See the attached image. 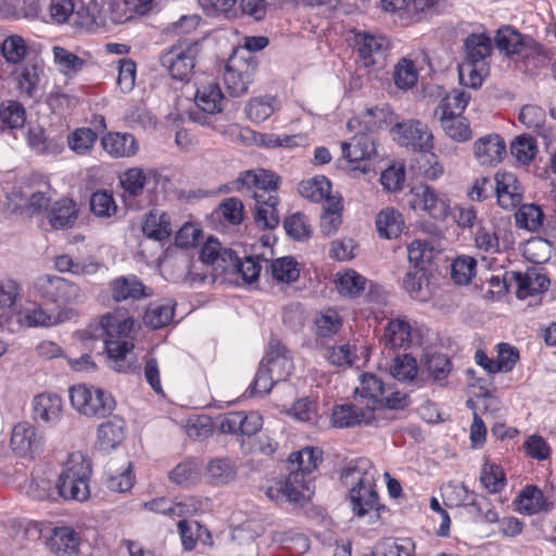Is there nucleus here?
Returning a JSON list of instances; mask_svg holds the SVG:
<instances>
[{"label":"nucleus","instance_id":"nucleus-53","mask_svg":"<svg viewBox=\"0 0 556 556\" xmlns=\"http://www.w3.org/2000/svg\"><path fill=\"white\" fill-rule=\"evenodd\" d=\"M1 54L10 64H20L26 56L27 46L20 35H10L1 42Z\"/></svg>","mask_w":556,"mask_h":556},{"label":"nucleus","instance_id":"nucleus-46","mask_svg":"<svg viewBox=\"0 0 556 556\" xmlns=\"http://www.w3.org/2000/svg\"><path fill=\"white\" fill-rule=\"evenodd\" d=\"M518 510L526 515H534L544 509L545 500L542 491L535 485H527L515 500Z\"/></svg>","mask_w":556,"mask_h":556},{"label":"nucleus","instance_id":"nucleus-60","mask_svg":"<svg viewBox=\"0 0 556 556\" xmlns=\"http://www.w3.org/2000/svg\"><path fill=\"white\" fill-rule=\"evenodd\" d=\"M0 121L12 129L21 128L26 121V111L17 101L3 102L0 105Z\"/></svg>","mask_w":556,"mask_h":556},{"label":"nucleus","instance_id":"nucleus-58","mask_svg":"<svg viewBox=\"0 0 556 556\" xmlns=\"http://www.w3.org/2000/svg\"><path fill=\"white\" fill-rule=\"evenodd\" d=\"M98 135L88 127L74 130L67 138L70 148L77 154L88 153L94 146Z\"/></svg>","mask_w":556,"mask_h":556},{"label":"nucleus","instance_id":"nucleus-57","mask_svg":"<svg viewBox=\"0 0 556 556\" xmlns=\"http://www.w3.org/2000/svg\"><path fill=\"white\" fill-rule=\"evenodd\" d=\"M276 110L274 97H260L249 101L245 112L248 117L256 123L267 119Z\"/></svg>","mask_w":556,"mask_h":556},{"label":"nucleus","instance_id":"nucleus-37","mask_svg":"<svg viewBox=\"0 0 556 556\" xmlns=\"http://www.w3.org/2000/svg\"><path fill=\"white\" fill-rule=\"evenodd\" d=\"M142 231L148 238L157 241L168 238L172 233L169 216L157 210L151 211L146 216Z\"/></svg>","mask_w":556,"mask_h":556},{"label":"nucleus","instance_id":"nucleus-31","mask_svg":"<svg viewBox=\"0 0 556 556\" xmlns=\"http://www.w3.org/2000/svg\"><path fill=\"white\" fill-rule=\"evenodd\" d=\"M159 173L154 169H142L139 167H131L126 169L119 176V182L125 192L131 197H138L148 180L153 179L157 181Z\"/></svg>","mask_w":556,"mask_h":556},{"label":"nucleus","instance_id":"nucleus-23","mask_svg":"<svg viewBox=\"0 0 556 556\" xmlns=\"http://www.w3.org/2000/svg\"><path fill=\"white\" fill-rule=\"evenodd\" d=\"M255 194V206L253 212V219L255 225L262 229H274L279 224V214L277 204L279 199L277 194H268L267 198Z\"/></svg>","mask_w":556,"mask_h":556},{"label":"nucleus","instance_id":"nucleus-15","mask_svg":"<svg viewBox=\"0 0 556 556\" xmlns=\"http://www.w3.org/2000/svg\"><path fill=\"white\" fill-rule=\"evenodd\" d=\"M494 179L498 205L507 211L518 207L522 201V187L516 175L510 172H498Z\"/></svg>","mask_w":556,"mask_h":556},{"label":"nucleus","instance_id":"nucleus-38","mask_svg":"<svg viewBox=\"0 0 556 556\" xmlns=\"http://www.w3.org/2000/svg\"><path fill=\"white\" fill-rule=\"evenodd\" d=\"M77 218V207L73 200L63 198L58 200L49 213V222L55 229L70 228Z\"/></svg>","mask_w":556,"mask_h":556},{"label":"nucleus","instance_id":"nucleus-14","mask_svg":"<svg viewBox=\"0 0 556 556\" xmlns=\"http://www.w3.org/2000/svg\"><path fill=\"white\" fill-rule=\"evenodd\" d=\"M354 48L363 66L376 64L383 55L387 40L365 30H352Z\"/></svg>","mask_w":556,"mask_h":556},{"label":"nucleus","instance_id":"nucleus-9","mask_svg":"<svg viewBox=\"0 0 556 556\" xmlns=\"http://www.w3.org/2000/svg\"><path fill=\"white\" fill-rule=\"evenodd\" d=\"M233 184L237 191L252 199H255V194L267 198L268 194H276L279 177L273 172L256 168L241 173Z\"/></svg>","mask_w":556,"mask_h":556},{"label":"nucleus","instance_id":"nucleus-27","mask_svg":"<svg viewBox=\"0 0 556 556\" xmlns=\"http://www.w3.org/2000/svg\"><path fill=\"white\" fill-rule=\"evenodd\" d=\"M342 328V319L336 309L327 308L318 312L314 318L316 348H323L326 339L336 336Z\"/></svg>","mask_w":556,"mask_h":556},{"label":"nucleus","instance_id":"nucleus-7","mask_svg":"<svg viewBox=\"0 0 556 556\" xmlns=\"http://www.w3.org/2000/svg\"><path fill=\"white\" fill-rule=\"evenodd\" d=\"M256 72V61L249 56L232 54L226 64L224 84L231 97H241L247 93Z\"/></svg>","mask_w":556,"mask_h":556},{"label":"nucleus","instance_id":"nucleus-3","mask_svg":"<svg viewBox=\"0 0 556 556\" xmlns=\"http://www.w3.org/2000/svg\"><path fill=\"white\" fill-rule=\"evenodd\" d=\"M91 467L88 459L79 452L72 453L56 482V494L63 500L83 502L89 497V477Z\"/></svg>","mask_w":556,"mask_h":556},{"label":"nucleus","instance_id":"nucleus-28","mask_svg":"<svg viewBox=\"0 0 556 556\" xmlns=\"http://www.w3.org/2000/svg\"><path fill=\"white\" fill-rule=\"evenodd\" d=\"M40 438L36 429L28 422H20L14 426L11 437L12 450L23 456L38 450Z\"/></svg>","mask_w":556,"mask_h":556},{"label":"nucleus","instance_id":"nucleus-61","mask_svg":"<svg viewBox=\"0 0 556 556\" xmlns=\"http://www.w3.org/2000/svg\"><path fill=\"white\" fill-rule=\"evenodd\" d=\"M395 85L401 89H409L417 83L418 72L414 62L409 59H401L394 67Z\"/></svg>","mask_w":556,"mask_h":556},{"label":"nucleus","instance_id":"nucleus-24","mask_svg":"<svg viewBox=\"0 0 556 556\" xmlns=\"http://www.w3.org/2000/svg\"><path fill=\"white\" fill-rule=\"evenodd\" d=\"M372 418V408L363 409L354 404H342L333 407L331 422L337 428H351L362 422L368 424Z\"/></svg>","mask_w":556,"mask_h":556},{"label":"nucleus","instance_id":"nucleus-41","mask_svg":"<svg viewBox=\"0 0 556 556\" xmlns=\"http://www.w3.org/2000/svg\"><path fill=\"white\" fill-rule=\"evenodd\" d=\"M323 207L324 212L320 216V229L324 235L332 236L339 230L342 224V198L328 199Z\"/></svg>","mask_w":556,"mask_h":556},{"label":"nucleus","instance_id":"nucleus-16","mask_svg":"<svg viewBox=\"0 0 556 556\" xmlns=\"http://www.w3.org/2000/svg\"><path fill=\"white\" fill-rule=\"evenodd\" d=\"M505 154L506 144L500 135L490 134L479 138L473 143V155L482 166L498 164Z\"/></svg>","mask_w":556,"mask_h":556},{"label":"nucleus","instance_id":"nucleus-36","mask_svg":"<svg viewBox=\"0 0 556 556\" xmlns=\"http://www.w3.org/2000/svg\"><path fill=\"white\" fill-rule=\"evenodd\" d=\"M384 383L381 378L375 374L365 372L359 377V386L355 389V394L362 399L368 400L375 408L379 402L383 401Z\"/></svg>","mask_w":556,"mask_h":556},{"label":"nucleus","instance_id":"nucleus-34","mask_svg":"<svg viewBox=\"0 0 556 556\" xmlns=\"http://www.w3.org/2000/svg\"><path fill=\"white\" fill-rule=\"evenodd\" d=\"M403 288L414 299L426 301L430 296L429 279L425 267L414 266L403 279Z\"/></svg>","mask_w":556,"mask_h":556},{"label":"nucleus","instance_id":"nucleus-45","mask_svg":"<svg viewBox=\"0 0 556 556\" xmlns=\"http://www.w3.org/2000/svg\"><path fill=\"white\" fill-rule=\"evenodd\" d=\"M54 63L60 73L72 78L76 76L86 65V61L78 55L72 53L65 48L55 46L52 49Z\"/></svg>","mask_w":556,"mask_h":556},{"label":"nucleus","instance_id":"nucleus-12","mask_svg":"<svg viewBox=\"0 0 556 556\" xmlns=\"http://www.w3.org/2000/svg\"><path fill=\"white\" fill-rule=\"evenodd\" d=\"M239 464L229 456H216L207 460L203 468V478L206 484L213 488L229 486L237 482Z\"/></svg>","mask_w":556,"mask_h":556},{"label":"nucleus","instance_id":"nucleus-32","mask_svg":"<svg viewBox=\"0 0 556 556\" xmlns=\"http://www.w3.org/2000/svg\"><path fill=\"white\" fill-rule=\"evenodd\" d=\"M323 452L313 446H305L298 452H293L289 456L290 467L292 472H301L303 477L309 478V475L318 467L321 462Z\"/></svg>","mask_w":556,"mask_h":556},{"label":"nucleus","instance_id":"nucleus-2","mask_svg":"<svg viewBox=\"0 0 556 556\" xmlns=\"http://www.w3.org/2000/svg\"><path fill=\"white\" fill-rule=\"evenodd\" d=\"M35 296L56 307H72L84 304L87 295L74 281L51 274H42L33 281Z\"/></svg>","mask_w":556,"mask_h":556},{"label":"nucleus","instance_id":"nucleus-4","mask_svg":"<svg viewBox=\"0 0 556 556\" xmlns=\"http://www.w3.org/2000/svg\"><path fill=\"white\" fill-rule=\"evenodd\" d=\"M341 478L345 484L355 483L350 490V502L356 516L363 517L370 510L379 509L378 494L371 472L361 466H353L345 468Z\"/></svg>","mask_w":556,"mask_h":556},{"label":"nucleus","instance_id":"nucleus-48","mask_svg":"<svg viewBox=\"0 0 556 556\" xmlns=\"http://www.w3.org/2000/svg\"><path fill=\"white\" fill-rule=\"evenodd\" d=\"M62 320L61 313L50 314L39 304L26 308L21 315V321L27 327H49Z\"/></svg>","mask_w":556,"mask_h":556},{"label":"nucleus","instance_id":"nucleus-51","mask_svg":"<svg viewBox=\"0 0 556 556\" xmlns=\"http://www.w3.org/2000/svg\"><path fill=\"white\" fill-rule=\"evenodd\" d=\"M394 113L389 105L367 109L363 114L364 129L374 132L386 125L392 124Z\"/></svg>","mask_w":556,"mask_h":556},{"label":"nucleus","instance_id":"nucleus-59","mask_svg":"<svg viewBox=\"0 0 556 556\" xmlns=\"http://www.w3.org/2000/svg\"><path fill=\"white\" fill-rule=\"evenodd\" d=\"M476 265V260L471 256H457L451 265L452 279L457 285H468L475 276Z\"/></svg>","mask_w":556,"mask_h":556},{"label":"nucleus","instance_id":"nucleus-49","mask_svg":"<svg viewBox=\"0 0 556 556\" xmlns=\"http://www.w3.org/2000/svg\"><path fill=\"white\" fill-rule=\"evenodd\" d=\"M280 481L288 502H300L306 497V492L309 491L311 479L303 477L301 472L290 471L286 479Z\"/></svg>","mask_w":556,"mask_h":556},{"label":"nucleus","instance_id":"nucleus-29","mask_svg":"<svg viewBox=\"0 0 556 556\" xmlns=\"http://www.w3.org/2000/svg\"><path fill=\"white\" fill-rule=\"evenodd\" d=\"M54 267L60 273L91 276L99 270L100 264L93 257L75 260L70 254H61L54 258Z\"/></svg>","mask_w":556,"mask_h":556},{"label":"nucleus","instance_id":"nucleus-42","mask_svg":"<svg viewBox=\"0 0 556 556\" xmlns=\"http://www.w3.org/2000/svg\"><path fill=\"white\" fill-rule=\"evenodd\" d=\"M465 509L476 521L494 523L500 521L498 514L490 500L484 495L471 493V498L464 504Z\"/></svg>","mask_w":556,"mask_h":556},{"label":"nucleus","instance_id":"nucleus-47","mask_svg":"<svg viewBox=\"0 0 556 556\" xmlns=\"http://www.w3.org/2000/svg\"><path fill=\"white\" fill-rule=\"evenodd\" d=\"M336 283L339 292L350 298H357L365 290L366 278L353 269L337 275Z\"/></svg>","mask_w":556,"mask_h":556},{"label":"nucleus","instance_id":"nucleus-21","mask_svg":"<svg viewBox=\"0 0 556 556\" xmlns=\"http://www.w3.org/2000/svg\"><path fill=\"white\" fill-rule=\"evenodd\" d=\"M62 400L52 393H41L33 400V415L36 421L53 425L61 418Z\"/></svg>","mask_w":556,"mask_h":556},{"label":"nucleus","instance_id":"nucleus-44","mask_svg":"<svg viewBox=\"0 0 556 556\" xmlns=\"http://www.w3.org/2000/svg\"><path fill=\"white\" fill-rule=\"evenodd\" d=\"M440 125L451 139L465 142L472 137L467 118L460 114L439 116Z\"/></svg>","mask_w":556,"mask_h":556},{"label":"nucleus","instance_id":"nucleus-19","mask_svg":"<svg viewBox=\"0 0 556 556\" xmlns=\"http://www.w3.org/2000/svg\"><path fill=\"white\" fill-rule=\"evenodd\" d=\"M371 134L372 132L368 131L356 134L351 141H342L341 149L343 157L350 163L371 159L377 152Z\"/></svg>","mask_w":556,"mask_h":556},{"label":"nucleus","instance_id":"nucleus-22","mask_svg":"<svg viewBox=\"0 0 556 556\" xmlns=\"http://www.w3.org/2000/svg\"><path fill=\"white\" fill-rule=\"evenodd\" d=\"M112 299L115 302L137 301L151 295V292L136 276H121L114 279L111 285Z\"/></svg>","mask_w":556,"mask_h":556},{"label":"nucleus","instance_id":"nucleus-40","mask_svg":"<svg viewBox=\"0 0 556 556\" xmlns=\"http://www.w3.org/2000/svg\"><path fill=\"white\" fill-rule=\"evenodd\" d=\"M299 192L303 198L313 202H327L328 199L336 198L334 195H330L331 184L325 176H315L300 182Z\"/></svg>","mask_w":556,"mask_h":556},{"label":"nucleus","instance_id":"nucleus-43","mask_svg":"<svg viewBox=\"0 0 556 556\" xmlns=\"http://www.w3.org/2000/svg\"><path fill=\"white\" fill-rule=\"evenodd\" d=\"M175 304L172 301L151 303L146 311L143 321L153 329L167 326L174 318Z\"/></svg>","mask_w":556,"mask_h":556},{"label":"nucleus","instance_id":"nucleus-33","mask_svg":"<svg viewBox=\"0 0 556 556\" xmlns=\"http://www.w3.org/2000/svg\"><path fill=\"white\" fill-rule=\"evenodd\" d=\"M223 99L219 86L213 81L199 86L194 96L197 106L206 114L220 112Z\"/></svg>","mask_w":556,"mask_h":556},{"label":"nucleus","instance_id":"nucleus-50","mask_svg":"<svg viewBox=\"0 0 556 556\" xmlns=\"http://www.w3.org/2000/svg\"><path fill=\"white\" fill-rule=\"evenodd\" d=\"M470 100V94L463 90H453L434 111L437 116L460 114L466 109Z\"/></svg>","mask_w":556,"mask_h":556},{"label":"nucleus","instance_id":"nucleus-11","mask_svg":"<svg viewBox=\"0 0 556 556\" xmlns=\"http://www.w3.org/2000/svg\"><path fill=\"white\" fill-rule=\"evenodd\" d=\"M505 283L514 285L516 296L525 300L530 295L539 294L547 290L549 279L542 268L530 267L525 273L507 271Z\"/></svg>","mask_w":556,"mask_h":556},{"label":"nucleus","instance_id":"nucleus-20","mask_svg":"<svg viewBox=\"0 0 556 556\" xmlns=\"http://www.w3.org/2000/svg\"><path fill=\"white\" fill-rule=\"evenodd\" d=\"M101 144L104 151L115 159L131 157L139 150L138 141L128 132H109L102 137Z\"/></svg>","mask_w":556,"mask_h":556},{"label":"nucleus","instance_id":"nucleus-17","mask_svg":"<svg viewBox=\"0 0 556 556\" xmlns=\"http://www.w3.org/2000/svg\"><path fill=\"white\" fill-rule=\"evenodd\" d=\"M125 420L114 415L99 425L97 429V447L105 453L116 448L125 439Z\"/></svg>","mask_w":556,"mask_h":556},{"label":"nucleus","instance_id":"nucleus-1","mask_svg":"<svg viewBox=\"0 0 556 556\" xmlns=\"http://www.w3.org/2000/svg\"><path fill=\"white\" fill-rule=\"evenodd\" d=\"M101 326L108 336L104 344L108 357L112 362L111 366L119 372L134 370L131 361L134 345L126 339L132 329V319H121L116 315L106 314L101 318Z\"/></svg>","mask_w":556,"mask_h":556},{"label":"nucleus","instance_id":"nucleus-55","mask_svg":"<svg viewBox=\"0 0 556 556\" xmlns=\"http://www.w3.org/2000/svg\"><path fill=\"white\" fill-rule=\"evenodd\" d=\"M106 13L108 8H104L103 0H90L86 9L76 12L80 18L79 23L85 26H106Z\"/></svg>","mask_w":556,"mask_h":556},{"label":"nucleus","instance_id":"nucleus-35","mask_svg":"<svg viewBox=\"0 0 556 556\" xmlns=\"http://www.w3.org/2000/svg\"><path fill=\"white\" fill-rule=\"evenodd\" d=\"M376 227L380 237L393 239L401 235L404 219L399 211L393 207H387L377 215Z\"/></svg>","mask_w":556,"mask_h":556},{"label":"nucleus","instance_id":"nucleus-5","mask_svg":"<svg viewBox=\"0 0 556 556\" xmlns=\"http://www.w3.org/2000/svg\"><path fill=\"white\" fill-rule=\"evenodd\" d=\"M70 400L76 410L97 418L110 416L116 406L111 393L87 384L72 387L70 389Z\"/></svg>","mask_w":556,"mask_h":556},{"label":"nucleus","instance_id":"nucleus-62","mask_svg":"<svg viewBox=\"0 0 556 556\" xmlns=\"http://www.w3.org/2000/svg\"><path fill=\"white\" fill-rule=\"evenodd\" d=\"M544 214L535 204H523L516 213V223L519 227L531 231L538 230L543 224Z\"/></svg>","mask_w":556,"mask_h":556},{"label":"nucleus","instance_id":"nucleus-26","mask_svg":"<svg viewBox=\"0 0 556 556\" xmlns=\"http://www.w3.org/2000/svg\"><path fill=\"white\" fill-rule=\"evenodd\" d=\"M200 260L222 271L229 270V264H233L235 252L231 249L222 248L218 240L208 238L200 251Z\"/></svg>","mask_w":556,"mask_h":556},{"label":"nucleus","instance_id":"nucleus-18","mask_svg":"<svg viewBox=\"0 0 556 556\" xmlns=\"http://www.w3.org/2000/svg\"><path fill=\"white\" fill-rule=\"evenodd\" d=\"M262 361L278 381L286 380L293 371L292 357L286 346L278 341L269 342V350Z\"/></svg>","mask_w":556,"mask_h":556},{"label":"nucleus","instance_id":"nucleus-6","mask_svg":"<svg viewBox=\"0 0 556 556\" xmlns=\"http://www.w3.org/2000/svg\"><path fill=\"white\" fill-rule=\"evenodd\" d=\"M200 52L198 42H182L173 46L161 56V64L176 80H188Z\"/></svg>","mask_w":556,"mask_h":556},{"label":"nucleus","instance_id":"nucleus-52","mask_svg":"<svg viewBox=\"0 0 556 556\" xmlns=\"http://www.w3.org/2000/svg\"><path fill=\"white\" fill-rule=\"evenodd\" d=\"M168 478L178 485L194 484L200 479L199 464L193 459L181 462L169 472Z\"/></svg>","mask_w":556,"mask_h":556},{"label":"nucleus","instance_id":"nucleus-39","mask_svg":"<svg viewBox=\"0 0 556 556\" xmlns=\"http://www.w3.org/2000/svg\"><path fill=\"white\" fill-rule=\"evenodd\" d=\"M465 60L478 64H484V60L492 52L491 38L484 34H471L464 42Z\"/></svg>","mask_w":556,"mask_h":556},{"label":"nucleus","instance_id":"nucleus-10","mask_svg":"<svg viewBox=\"0 0 556 556\" xmlns=\"http://www.w3.org/2000/svg\"><path fill=\"white\" fill-rule=\"evenodd\" d=\"M408 202L414 210L427 212L437 219L445 218L450 211V200L447 197L425 184L417 185L410 189Z\"/></svg>","mask_w":556,"mask_h":556},{"label":"nucleus","instance_id":"nucleus-30","mask_svg":"<svg viewBox=\"0 0 556 556\" xmlns=\"http://www.w3.org/2000/svg\"><path fill=\"white\" fill-rule=\"evenodd\" d=\"M412 341V327L404 319H391L384 327L382 343L390 350L407 346Z\"/></svg>","mask_w":556,"mask_h":556},{"label":"nucleus","instance_id":"nucleus-25","mask_svg":"<svg viewBox=\"0 0 556 556\" xmlns=\"http://www.w3.org/2000/svg\"><path fill=\"white\" fill-rule=\"evenodd\" d=\"M46 544L58 556L74 555L78 552L79 538L70 527H56L48 536Z\"/></svg>","mask_w":556,"mask_h":556},{"label":"nucleus","instance_id":"nucleus-8","mask_svg":"<svg viewBox=\"0 0 556 556\" xmlns=\"http://www.w3.org/2000/svg\"><path fill=\"white\" fill-rule=\"evenodd\" d=\"M394 141L414 151L428 152L433 147V136L428 126L418 121L396 123L391 128Z\"/></svg>","mask_w":556,"mask_h":556},{"label":"nucleus","instance_id":"nucleus-54","mask_svg":"<svg viewBox=\"0 0 556 556\" xmlns=\"http://www.w3.org/2000/svg\"><path fill=\"white\" fill-rule=\"evenodd\" d=\"M270 271L274 279L280 282H293L300 276L298 263L291 256L277 258L270 264Z\"/></svg>","mask_w":556,"mask_h":556},{"label":"nucleus","instance_id":"nucleus-63","mask_svg":"<svg viewBox=\"0 0 556 556\" xmlns=\"http://www.w3.org/2000/svg\"><path fill=\"white\" fill-rule=\"evenodd\" d=\"M538 147L533 137L518 136L510 146L511 155L521 164H529L536 154Z\"/></svg>","mask_w":556,"mask_h":556},{"label":"nucleus","instance_id":"nucleus-64","mask_svg":"<svg viewBox=\"0 0 556 556\" xmlns=\"http://www.w3.org/2000/svg\"><path fill=\"white\" fill-rule=\"evenodd\" d=\"M407 254L414 266L425 267L432 262L435 251L428 241L416 239L407 247Z\"/></svg>","mask_w":556,"mask_h":556},{"label":"nucleus","instance_id":"nucleus-13","mask_svg":"<svg viewBox=\"0 0 556 556\" xmlns=\"http://www.w3.org/2000/svg\"><path fill=\"white\" fill-rule=\"evenodd\" d=\"M263 418L255 412H230L220 416L219 430L223 433L251 437L261 430Z\"/></svg>","mask_w":556,"mask_h":556},{"label":"nucleus","instance_id":"nucleus-56","mask_svg":"<svg viewBox=\"0 0 556 556\" xmlns=\"http://www.w3.org/2000/svg\"><path fill=\"white\" fill-rule=\"evenodd\" d=\"M418 372L416 359L409 354L399 355L390 367L391 376L402 382L414 380Z\"/></svg>","mask_w":556,"mask_h":556}]
</instances>
